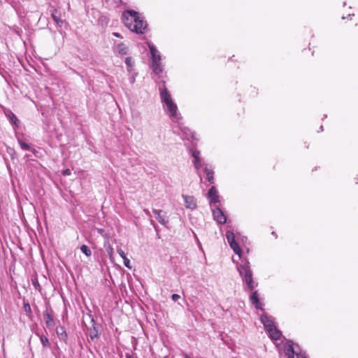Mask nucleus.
Listing matches in <instances>:
<instances>
[{
  "instance_id": "f257e3e1",
  "label": "nucleus",
  "mask_w": 358,
  "mask_h": 358,
  "mask_svg": "<svg viewBox=\"0 0 358 358\" xmlns=\"http://www.w3.org/2000/svg\"><path fill=\"white\" fill-rule=\"evenodd\" d=\"M250 301L251 303L255 306L257 309L264 311L260 317V321L263 324L266 331L274 327L273 321L271 317H268L263 308L264 304L259 301V294L257 291L253 292L250 296Z\"/></svg>"
},
{
  "instance_id": "f03ea898",
  "label": "nucleus",
  "mask_w": 358,
  "mask_h": 358,
  "mask_svg": "<svg viewBox=\"0 0 358 358\" xmlns=\"http://www.w3.org/2000/svg\"><path fill=\"white\" fill-rule=\"evenodd\" d=\"M148 45L151 54V68L155 73L159 74L163 71L162 57L152 43H148Z\"/></svg>"
},
{
  "instance_id": "7ed1b4c3",
  "label": "nucleus",
  "mask_w": 358,
  "mask_h": 358,
  "mask_svg": "<svg viewBox=\"0 0 358 358\" xmlns=\"http://www.w3.org/2000/svg\"><path fill=\"white\" fill-rule=\"evenodd\" d=\"M284 352L287 358H307L304 353H302L299 346L292 341H288L284 345Z\"/></svg>"
},
{
  "instance_id": "20e7f679",
  "label": "nucleus",
  "mask_w": 358,
  "mask_h": 358,
  "mask_svg": "<svg viewBox=\"0 0 358 358\" xmlns=\"http://www.w3.org/2000/svg\"><path fill=\"white\" fill-rule=\"evenodd\" d=\"M164 108L169 117L172 120V121L175 122H178L181 117L180 114L178 113L177 105L173 101L166 106H164Z\"/></svg>"
},
{
  "instance_id": "39448f33",
  "label": "nucleus",
  "mask_w": 358,
  "mask_h": 358,
  "mask_svg": "<svg viewBox=\"0 0 358 358\" xmlns=\"http://www.w3.org/2000/svg\"><path fill=\"white\" fill-rule=\"evenodd\" d=\"M226 238L231 248L236 255H238L239 259H241L242 255V250L241 249L238 243L236 241L234 232L227 231L226 233Z\"/></svg>"
},
{
  "instance_id": "423d86ee",
  "label": "nucleus",
  "mask_w": 358,
  "mask_h": 358,
  "mask_svg": "<svg viewBox=\"0 0 358 358\" xmlns=\"http://www.w3.org/2000/svg\"><path fill=\"white\" fill-rule=\"evenodd\" d=\"M236 268L241 278L252 274L250 268V264L247 259H243L240 264L236 265Z\"/></svg>"
},
{
  "instance_id": "0eeeda50",
  "label": "nucleus",
  "mask_w": 358,
  "mask_h": 358,
  "mask_svg": "<svg viewBox=\"0 0 358 358\" xmlns=\"http://www.w3.org/2000/svg\"><path fill=\"white\" fill-rule=\"evenodd\" d=\"M138 14V13L132 10H126L122 13V21L129 29H131V27L136 20V17H137Z\"/></svg>"
},
{
  "instance_id": "6e6552de",
  "label": "nucleus",
  "mask_w": 358,
  "mask_h": 358,
  "mask_svg": "<svg viewBox=\"0 0 358 358\" xmlns=\"http://www.w3.org/2000/svg\"><path fill=\"white\" fill-rule=\"evenodd\" d=\"M147 23L143 19L141 18L139 14H138L136 20L131 27L130 30L136 34H143L144 31L147 28Z\"/></svg>"
},
{
  "instance_id": "1a4fd4ad",
  "label": "nucleus",
  "mask_w": 358,
  "mask_h": 358,
  "mask_svg": "<svg viewBox=\"0 0 358 358\" xmlns=\"http://www.w3.org/2000/svg\"><path fill=\"white\" fill-rule=\"evenodd\" d=\"M159 90L161 101L163 103L164 106H166L169 103L173 101L169 92L168 91L167 88L165 86V82L163 81L162 85H159Z\"/></svg>"
},
{
  "instance_id": "9d476101",
  "label": "nucleus",
  "mask_w": 358,
  "mask_h": 358,
  "mask_svg": "<svg viewBox=\"0 0 358 358\" xmlns=\"http://www.w3.org/2000/svg\"><path fill=\"white\" fill-rule=\"evenodd\" d=\"M43 319L48 328H52L55 326L54 311L50 306L46 307V310L43 312Z\"/></svg>"
},
{
  "instance_id": "9b49d317",
  "label": "nucleus",
  "mask_w": 358,
  "mask_h": 358,
  "mask_svg": "<svg viewBox=\"0 0 358 358\" xmlns=\"http://www.w3.org/2000/svg\"><path fill=\"white\" fill-rule=\"evenodd\" d=\"M87 317L90 319V323L92 324L91 327H87L90 337L91 340H94L99 337V325L95 322V320L92 315L89 314V315H87Z\"/></svg>"
},
{
  "instance_id": "f8f14e48",
  "label": "nucleus",
  "mask_w": 358,
  "mask_h": 358,
  "mask_svg": "<svg viewBox=\"0 0 358 358\" xmlns=\"http://www.w3.org/2000/svg\"><path fill=\"white\" fill-rule=\"evenodd\" d=\"M212 212L213 217L217 223L222 224L226 222L227 217L219 207H213L212 208Z\"/></svg>"
},
{
  "instance_id": "ddd939ff",
  "label": "nucleus",
  "mask_w": 358,
  "mask_h": 358,
  "mask_svg": "<svg viewBox=\"0 0 358 358\" xmlns=\"http://www.w3.org/2000/svg\"><path fill=\"white\" fill-rule=\"evenodd\" d=\"M153 213L155 215L156 220L163 226L166 227L169 223V220L166 219V213L162 210H152Z\"/></svg>"
},
{
  "instance_id": "4468645a",
  "label": "nucleus",
  "mask_w": 358,
  "mask_h": 358,
  "mask_svg": "<svg viewBox=\"0 0 358 358\" xmlns=\"http://www.w3.org/2000/svg\"><path fill=\"white\" fill-rule=\"evenodd\" d=\"M242 280L245 285L244 287L245 291L253 290L258 285V283L254 281L252 274L242 278Z\"/></svg>"
},
{
  "instance_id": "2eb2a0df",
  "label": "nucleus",
  "mask_w": 358,
  "mask_h": 358,
  "mask_svg": "<svg viewBox=\"0 0 358 358\" xmlns=\"http://www.w3.org/2000/svg\"><path fill=\"white\" fill-rule=\"evenodd\" d=\"M183 140L193 141L195 139L194 134L187 127L180 126Z\"/></svg>"
},
{
  "instance_id": "dca6fc26",
  "label": "nucleus",
  "mask_w": 358,
  "mask_h": 358,
  "mask_svg": "<svg viewBox=\"0 0 358 358\" xmlns=\"http://www.w3.org/2000/svg\"><path fill=\"white\" fill-rule=\"evenodd\" d=\"M184 199L185 206L187 208L194 210L196 208V202L194 196L182 195Z\"/></svg>"
},
{
  "instance_id": "f3484780",
  "label": "nucleus",
  "mask_w": 358,
  "mask_h": 358,
  "mask_svg": "<svg viewBox=\"0 0 358 358\" xmlns=\"http://www.w3.org/2000/svg\"><path fill=\"white\" fill-rule=\"evenodd\" d=\"M208 197L210 203H217L220 202L219 195L215 187L212 186L208 192Z\"/></svg>"
},
{
  "instance_id": "a211bd4d",
  "label": "nucleus",
  "mask_w": 358,
  "mask_h": 358,
  "mask_svg": "<svg viewBox=\"0 0 358 358\" xmlns=\"http://www.w3.org/2000/svg\"><path fill=\"white\" fill-rule=\"evenodd\" d=\"M269 335V337L273 340H279L282 336V333L278 330L275 326L271 327L266 331Z\"/></svg>"
},
{
  "instance_id": "6ab92c4d",
  "label": "nucleus",
  "mask_w": 358,
  "mask_h": 358,
  "mask_svg": "<svg viewBox=\"0 0 358 358\" xmlns=\"http://www.w3.org/2000/svg\"><path fill=\"white\" fill-rule=\"evenodd\" d=\"M56 333H57V335L59 339L61 341H64V342L66 343V341L68 338V335H67L66 329L64 327H62V326L57 327L56 329Z\"/></svg>"
},
{
  "instance_id": "aec40b11",
  "label": "nucleus",
  "mask_w": 358,
  "mask_h": 358,
  "mask_svg": "<svg viewBox=\"0 0 358 358\" xmlns=\"http://www.w3.org/2000/svg\"><path fill=\"white\" fill-rule=\"evenodd\" d=\"M51 16L55 21L56 25L59 27H61L63 24V20L61 19V14L57 10H53Z\"/></svg>"
},
{
  "instance_id": "412c9836",
  "label": "nucleus",
  "mask_w": 358,
  "mask_h": 358,
  "mask_svg": "<svg viewBox=\"0 0 358 358\" xmlns=\"http://www.w3.org/2000/svg\"><path fill=\"white\" fill-rule=\"evenodd\" d=\"M115 51L121 55H125L128 53V47L123 43H120L116 46Z\"/></svg>"
},
{
  "instance_id": "4be33fe9",
  "label": "nucleus",
  "mask_w": 358,
  "mask_h": 358,
  "mask_svg": "<svg viewBox=\"0 0 358 358\" xmlns=\"http://www.w3.org/2000/svg\"><path fill=\"white\" fill-rule=\"evenodd\" d=\"M204 171L206 174V178H207L208 181L210 184H213L214 182L213 171L212 170L208 169L207 167L205 168Z\"/></svg>"
},
{
  "instance_id": "5701e85b",
  "label": "nucleus",
  "mask_w": 358,
  "mask_h": 358,
  "mask_svg": "<svg viewBox=\"0 0 358 358\" xmlns=\"http://www.w3.org/2000/svg\"><path fill=\"white\" fill-rule=\"evenodd\" d=\"M17 141L21 149L24 150H31L34 153L36 152L35 149H31V147L22 140L18 139Z\"/></svg>"
},
{
  "instance_id": "b1692460",
  "label": "nucleus",
  "mask_w": 358,
  "mask_h": 358,
  "mask_svg": "<svg viewBox=\"0 0 358 358\" xmlns=\"http://www.w3.org/2000/svg\"><path fill=\"white\" fill-rule=\"evenodd\" d=\"M23 310L26 314L30 317L31 315V308L28 301H24Z\"/></svg>"
},
{
  "instance_id": "393cba45",
  "label": "nucleus",
  "mask_w": 358,
  "mask_h": 358,
  "mask_svg": "<svg viewBox=\"0 0 358 358\" xmlns=\"http://www.w3.org/2000/svg\"><path fill=\"white\" fill-rule=\"evenodd\" d=\"M40 341L44 348H49L50 346V343L48 338L45 336H44V335L40 336Z\"/></svg>"
},
{
  "instance_id": "a878e982",
  "label": "nucleus",
  "mask_w": 358,
  "mask_h": 358,
  "mask_svg": "<svg viewBox=\"0 0 358 358\" xmlns=\"http://www.w3.org/2000/svg\"><path fill=\"white\" fill-rule=\"evenodd\" d=\"M80 250L83 253H84L87 257H90L92 255V251L90 248L86 245H83L80 247Z\"/></svg>"
},
{
  "instance_id": "bb28decb",
  "label": "nucleus",
  "mask_w": 358,
  "mask_h": 358,
  "mask_svg": "<svg viewBox=\"0 0 358 358\" xmlns=\"http://www.w3.org/2000/svg\"><path fill=\"white\" fill-rule=\"evenodd\" d=\"M125 64L128 67V71L131 72V68L133 66V64H134V62L132 60V58L130 57H128L125 59Z\"/></svg>"
},
{
  "instance_id": "cd10ccee",
  "label": "nucleus",
  "mask_w": 358,
  "mask_h": 358,
  "mask_svg": "<svg viewBox=\"0 0 358 358\" xmlns=\"http://www.w3.org/2000/svg\"><path fill=\"white\" fill-rule=\"evenodd\" d=\"M195 169H199L201 167V159L200 157L194 159L193 161Z\"/></svg>"
},
{
  "instance_id": "c85d7f7f",
  "label": "nucleus",
  "mask_w": 358,
  "mask_h": 358,
  "mask_svg": "<svg viewBox=\"0 0 358 358\" xmlns=\"http://www.w3.org/2000/svg\"><path fill=\"white\" fill-rule=\"evenodd\" d=\"M10 122H12L13 124H14L15 125H17V124L19 122L17 117L13 113H11V115H10Z\"/></svg>"
},
{
  "instance_id": "c756f323",
  "label": "nucleus",
  "mask_w": 358,
  "mask_h": 358,
  "mask_svg": "<svg viewBox=\"0 0 358 358\" xmlns=\"http://www.w3.org/2000/svg\"><path fill=\"white\" fill-rule=\"evenodd\" d=\"M189 153H191L192 156L194 157V159L199 157V154H200L199 151L192 150V148H189Z\"/></svg>"
},
{
  "instance_id": "7c9ffc66",
  "label": "nucleus",
  "mask_w": 358,
  "mask_h": 358,
  "mask_svg": "<svg viewBox=\"0 0 358 358\" xmlns=\"http://www.w3.org/2000/svg\"><path fill=\"white\" fill-rule=\"evenodd\" d=\"M122 259H123L124 265L129 268H131V266L130 264V260L127 257V256Z\"/></svg>"
},
{
  "instance_id": "2f4dec72",
  "label": "nucleus",
  "mask_w": 358,
  "mask_h": 358,
  "mask_svg": "<svg viewBox=\"0 0 358 358\" xmlns=\"http://www.w3.org/2000/svg\"><path fill=\"white\" fill-rule=\"evenodd\" d=\"M32 284L34 287V288L37 290H40L41 289V285L39 284V282H38L37 279H32Z\"/></svg>"
},
{
  "instance_id": "473e14b6",
  "label": "nucleus",
  "mask_w": 358,
  "mask_h": 358,
  "mask_svg": "<svg viewBox=\"0 0 358 358\" xmlns=\"http://www.w3.org/2000/svg\"><path fill=\"white\" fill-rule=\"evenodd\" d=\"M117 252L120 255V256L122 257V258H124V257H126V254L125 252H124V250L120 248H118L117 249Z\"/></svg>"
},
{
  "instance_id": "72a5a7b5",
  "label": "nucleus",
  "mask_w": 358,
  "mask_h": 358,
  "mask_svg": "<svg viewBox=\"0 0 358 358\" xmlns=\"http://www.w3.org/2000/svg\"><path fill=\"white\" fill-rule=\"evenodd\" d=\"M180 298V296L178 294H173L171 296V299L173 301H176L178 299Z\"/></svg>"
},
{
  "instance_id": "f704fd0d",
  "label": "nucleus",
  "mask_w": 358,
  "mask_h": 358,
  "mask_svg": "<svg viewBox=\"0 0 358 358\" xmlns=\"http://www.w3.org/2000/svg\"><path fill=\"white\" fill-rule=\"evenodd\" d=\"M113 35L115 37L122 38L121 35L117 32H113Z\"/></svg>"
},
{
  "instance_id": "c9c22d12",
  "label": "nucleus",
  "mask_w": 358,
  "mask_h": 358,
  "mask_svg": "<svg viewBox=\"0 0 358 358\" xmlns=\"http://www.w3.org/2000/svg\"><path fill=\"white\" fill-rule=\"evenodd\" d=\"M125 357L126 358H134L133 355L131 354H129V353H126Z\"/></svg>"
},
{
  "instance_id": "e433bc0d",
  "label": "nucleus",
  "mask_w": 358,
  "mask_h": 358,
  "mask_svg": "<svg viewBox=\"0 0 358 358\" xmlns=\"http://www.w3.org/2000/svg\"><path fill=\"white\" fill-rule=\"evenodd\" d=\"M71 173L69 169H66L64 171V175H69Z\"/></svg>"
},
{
  "instance_id": "4c0bfd02",
  "label": "nucleus",
  "mask_w": 358,
  "mask_h": 358,
  "mask_svg": "<svg viewBox=\"0 0 358 358\" xmlns=\"http://www.w3.org/2000/svg\"><path fill=\"white\" fill-rule=\"evenodd\" d=\"M144 212L148 216H150V213L148 210L144 209Z\"/></svg>"
},
{
  "instance_id": "58836bf2",
  "label": "nucleus",
  "mask_w": 358,
  "mask_h": 358,
  "mask_svg": "<svg viewBox=\"0 0 358 358\" xmlns=\"http://www.w3.org/2000/svg\"><path fill=\"white\" fill-rule=\"evenodd\" d=\"M151 224L154 226V222L152 220H150Z\"/></svg>"
},
{
  "instance_id": "ea45409f",
  "label": "nucleus",
  "mask_w": 358,
  "mask_h": 358,
  "mask_svg": "<svg viewBox=\"0 0 358 358\" xmlns=\"http://www.w3.org/2000/svg\"><path fill=\"white\" fill-rule=\"evenodd\" d=\"M272 234L275 236V233L274 231L272 232Z\"/></svg>"
}]
</instances>
